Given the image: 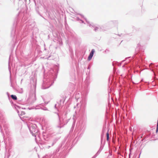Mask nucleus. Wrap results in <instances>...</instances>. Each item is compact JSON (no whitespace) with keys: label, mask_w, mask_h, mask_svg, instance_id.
<instances>
[{"label":"nucleus","mask_w":158,"mask_h":158,"mask_svg":"<svg viewBox=\"0 0 158 158\" xmlns=\"http://www.w3.org/2000/svg\"><path fill=\"white\" fill-rule=\"evenodd\" d=\"M94 50L93 49H92V50L91 52L90 53L89 56H88V60H90L91 59L93 56L94 53Z\"/></svg>","instance_id":"nucleus-1"},{"label":"nucleus","mask_w":158,"mask_h":158,"mask_svg":"<svg viewBox=\"0 0 158 158\" xmlns=\"http://www.w3.org/2000/svg\"><path fill=\"white\" fill-rule=\"evenodd\" d=\"M11 98L14 100H16L17 99L16 96L15 95H12L11 96Z\"/></svg>","instance_id":"nucleus-2"},{"label":"nucleus","mask_w":158,"mask_h":158,"mask_svg":"<svg viewBox=\"0 0 158 158\" xmlns=\"http://www.w3.org/2000/svg\"><path fill=\"white\" fill-rule=\"evenodd\" d=\"M108 131H108L106 134V139L107 141H108L109 139V134Z\"/></svg>","instance_id":"nucleus-3"}]
</instances>
